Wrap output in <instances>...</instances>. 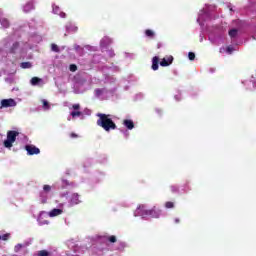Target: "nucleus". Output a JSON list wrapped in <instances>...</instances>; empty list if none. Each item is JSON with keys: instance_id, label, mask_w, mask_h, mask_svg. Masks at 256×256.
<instances>
[{"instance_id": "16", "label": "nucleus", "mask_w": 256, "mask_h": 256, "mask_svg": "<svg viewBox=\"0 0 256 256\" xmlns=\"http://www.w3.org/2000/svg\"><path fill=\"white\" fill-rule=\"evenodd\" d=\"M20 67L22 69H31L32 65H31V62H22Z\"/></svg>"}, {"instance_id": "39", "label": "nucleus", "mask_w": 256, "mask_h": 256, "mask_svg": "<svg viewBox=\"0 0 256 256\" xmlns=\"http://www.w3.org/2000/svg\"><path fill=\"white\" fill-rule=\"evenodd\" d=\"M45 223H46V225H48V224H49V222H48V221H45Z\"/></svg>"}, {"instance_id": "33", "label": "nucleus", "mask_w": 256, "mask_h": 256, "mask_svg": "<svg viewBox=\"0 0 256 256\" xmlns=\"http://www.w3.org/2000/svg\"><path fill=\"white\" fill-rule=\"evenodd\" d=\"M59 15L62 19H65V17H67V14L65 12H60Z\"/></svg>"}, {"instance_id": "9", "label": "nucleus", "mask_w": 256, "mask_h": 256, "mask_svg": "<svg viewBox=\"0 0 256 256\" xmlns=\"http://www.w3.org/2000/svg\"><path fill=\"white\" fill-rule=\"evenodd\" d=\"M63 214V209L54 208L49 212V217H58Z\"/></svg>"}, {"instance_id": "29", "label": "nucleus", "mask_w": 256, "mask_h": 256, "mask_svg": "<svg viewBox=\"0 0 256 256\" xmlns=\"http://www.w3.org/2000/svg\"><path fill=\"white\" fill-rule=\"evenodd\" d=\"M72 109H74L75 111H79V109H81V105H79V104H74V105L72 106Z\"/></svg>"}, {"instance_id": "6", "label": "nucleus", "mask_w": 256, "mask_h": 256, "mask_svg": "<svg viewBox=\"0 0 256 256\" xmlns=\"http://www.w3.org/2000/svg\"><path fill=\"white\" fill-rule=\"evenodd\" d=\"M81 203V196L78 193H73L70 197V205H79Z\"/></svg>"}, {"instance_id": "3", "label": "nucleus", "mask_w": 256, "mask_h": 256, "mask_svg": "<svg viewBox=\"0 0 256 256\" xmlns=\"http://www.w3.org/2000/svg\"><path fill=\"white\" fill-rule=\"evenodd\" d=\"M18 135L19 132L15 130H9L7 132V139L4 141V147H6V149H11V147H13L14 142L17 141Z\"/></svg>"}, {"instance_id": "23", "label": "nucleus", "mask_w": 256, "mask_h": 256, "mask_svg": "<svg viewBox=\"0 0 256 256\" xmlns=\"http://www.w3.org/2000/svg\"><path fill=\"white\" fill-rule=\"evenodd\" d=\"M71 117H81V111H72Z\"/></svg>"}, {"instance_id": "1", "label": "nucleus", "mask_w": 256, "mask_h": 256, "mask_svg": "<svg viewBox=\"0 0 256 256\" xmlns=\"http://www.w3.org/2000/svg\"><path fill=\"white\" fill-rule=\"evenodd\" d=\"M97 117L99 119L97 120V125L98 127H102L104 131H111L117 129V124L111 119V115L109 114H103V113H98Z\"/></svg>"}, {"instance_id": "20", "label": "nucleus", "mask_w": 256, "mask_h": 256, "mask_svg": "<svg viewBox=\"0 0 256 256\" xmlns=\"http://www.w3.org/2000/svg\"><path fill=\"white\" fill-rule=\"evenodd\" d=\"M44 193H51V186L50 185H44L43 186Z\"/></svg>"}, {"instance_id": "32", "label": "nucleus", "mask_w": 256, "mask_h": 256, "mask_svg": "<svg viewBox=\"0 0 256 256\" xmlns=\"http://www.w3.org/2000/svg\"><path fill=\"white\" fill-rule=\"evenodd\" d=\"M226 51H227V53H233V47L228 46Z\"/></svg>"}, {"instance_id": "37", "label": "nucleus", "mask_w": 256, "mask_h": 256, "mask_svg": "<svg viewBox=\"0 0 256 256\" xmlns=\"http://www.w3.org/2000/svg\"><path fill=\"white\" fill-rule=\"evenodd\" d=\"M76 51H79L81 49V46H75Z\"/></svg>"}, {"instance_id": "21", "label": "nucleus", "mask_w": 256, "mask_h": 256, "mask_svg": "<svg viewBox=\"0 0 256 256\" xmlns=\"http://www.w3.org/2000/svg\"><path fill=\"white\" fill-rule=\"evenodd\" d=\"M51 49L52 51H54V53H59V46H57V44H52L51 45Z\"/></svg>"}, {"instance_id": "17", "label": "nucleus", "mask_w": 256, "mask_h": 256, "mask_svg": "<svg viewBox=\"0 0 256 256\" xmlns=\"http://www.w3.org/2000/svg\"><path fill=\"white\" fill-rule=\"evenodd\" d=\"M166 209H174L175 208V202L168 201L165 203Z\"/></svg>"}, {"instance_id": "38", "label": "nucleus", "mask_w": 256, "mask_h": 256, "mask_svg": "<svg viewBox=\"0 0 256 256\" xmlns=\"http://www.w3.org/2000/svg\"><path fill=\"white\" fill-rule=\"evenodd\" d=\"M40 197H43V192H40Z\"/></svg>"}, {"instance_id": "22", "label": "nucleus", "mask_w": 256, "mask_h": 256, "mask_svg": "<svg viewBox=\"0 0 256 256\" xmlns=\"http://www.w3.org/2000/svg\"><path fill=\"white\" fill-rule=\"evenodd\" d=\"M38 256H49V252L47 250H40Z\"/></svg>"}, {"instance_id": "14", "label": "nucleus", "mask_w": 256, "mask_h": 256, "mask_svg": "<svg viewBox=\"0 0 256 256\" xmlns=\"http://www.w3.org/2000/svg\"><path fill=\"white\" fill-rule=\"evenodd\" d=\"M67 31H69L70 33H77V31H79V28L77 26H66Z\"/></svg>"}, {"instance_id": "15", "label": "nucleus", "mask_w": 256, "mask_h": 256, "mask_svg": "<svg viewBox=\"0 0 256 256\" xmlns=\"http://www.w3.org/2000/svg\"><path fill=\"white\" fill-rule=\"evenodd\" d=\"M41 78L39 77H33L31 80H30V83L31 85L35 86V85H39L41 83Z\"/></svg>"}, {"instance_id": "24", "label": "nucleus", "mask_w": 256, "mask_h": 256, "mask_svg": "<svg viewBox=\"0 0 256 256\" xmlns=\"http://www.w3.org/2000/svg\"><path fill=\"white\" fill-rule=\"evenodd\" d=\"M108 241L110 242V243H117V237L116 236H109L108 237Z\"/></svg>"}, {"instance_id": "8", "label": "nucleus", "mask_w": 256, "mask_h": 256, "mask_svg": "<svg viewBox=\"0 0 256 256\" xmlns=\"http://www.w3.org/2000/svg\"><path fill=\"white\" fill-rule=\"evenodd\" d=\"M35 9V4L33 1H29L24 5V12L29 13V11H33Z\"/></svg>"}, {"instance_id": "18", "label": "nucleus", "mask_w": 256, "mask_h": 256, "mask_svg": "<svg viewBox=\"0 0 256 256\" xmlns=\"http://www.w3.org/2000/svg\"><path fill=\"white\" fill-rule=\"evenodd\" d=\"M145 35H146V37H151V38H153V37H155V32H153V30L147 29V30L145 31Z\"/></svg>"}, {"instance_id": "5", "label": "nucleus", "mask_w": 256, "mask_h": 256, "mask_svg": "<svg viewBox=\"0 0 256 256\" xmlns=\"http://www.w3.org/2000/svg\"><path fill=\"white\" fill-rule=\"evenodd\" d=\"M25 150L28 155H39L41 153V150L34 145H26Z\"/></svg>"}, {"instance_id": "11", "label": "nucleus", "mask_w": 256, "mask_h": 256, "mask_svg": "<svg viewBox=\"0 0 256 256\" xmlns=\"http://www.w3.org/2000/svg\"><path fill=\"white\" fill-rule=\"evenodd\" d=\"M152 69L153 71H157L159 69V58L157 56L152 58Z\"/></svg>"}, {"instance_id": "10", "label": "nucleus", "mask_w": 256, "mask_h": 256, "mask_svg": "<svg viewBox=\"0 0 256 256\" xmlns=\"http://www.w3.org/2000/svg\"><path fill=\"white\" fill-rule=\"evenodd\" d=\"M123 125L127 127L130 131L132 129H135V123L133 122V120L125 119L123 120Z\"/></svg>"}, {"instance_id": "26", "label": "nucleus", "mask_w": 256, "mask_h": 256, "mask_svg": "<svg viewBox=\"0 0 256 256\" xmlns=\"http://www.w3.org/2000/svg\"><path fill=\"white\" fill-rule=\"evenodd\" d=\"M69 69H70V71H72V73H75V71H77V65L71 64Z\"/></svg>"}, {"instance_id": "12", "label": "nucleus", "mask_w": 256, "mask_h": 256, "mask_svg": "<svg viewBox=\"0 0 256 256\" xmlns=\"http://www.w3.org/2000/svg\"><path fill=\"white\" fill-rule=\"evenodd\" d=\"M238 34H239V30H237L235 28L229 30V32H228V35H229V37H231V39H235V37H237Z\"/></svg>"}, {"instance_id": "2", "label": "nucleus", "mask_w": 256, "mask_h": 256, "mask_svg": "<svg viewBox=\"0 0 256 256\" xmlns=\"http://www.w3.org/2000/svg\"><path fill=\"white\" fill-rule=\"evenodd\" d=\"M138 213H141L143 216L153 217V219H159L161 217V210L157 207L147 210L145 205H142L138 207Z\"/></svg>"}, {"instance_id": "13", "label": "nucleus", "mask_w": 256, "mask_h": 256, "mask_svg": "<svg viewBox=\"0 0 256 256\" xmlns=\"http://www.w3.org/2000/svg\"><path fill=\"white\" fill-rule=\"evenodd\" d=\"M0 23H1L2 27H4L5 29L9 28L10 23H9L8 19L2 18V19H0Z\"/></svg>"}, {"instance_id": "7", "label": "nucleus", "mask_w": 256, "mask_h": 256, "mask_svg": "<svg viewBox=\"0 0 256 256\" xmlns=\"http://www.w3.org/2000/svg\"><path fill=\"white\" fill-rule=\"evenodd\" d=\"M172 63H173V56H167L161 60L160 65L161 67H169V65H171Z\"/></svg>"}, {"instance_id": "36", "label": "nucleus", "mask_w": 256, "mask_h": 256, "mask_svg": "<svg viewBox=\"0 0 256 256\" xmlns=\"http://www.w3.org/2000/svg\"><path fill=\"white\" fill-rule=\"evenodd\" d=\"M22 245L18 244L17 246H15V250L17 251L18 249H21Z\"/></svg>"}, {"instance_id": "25", "label": "nucleus", "mask_w": 256, "mask_h": 256, "mask_svg": "<svg viewBox=\"0 0 256 256\" xmlns=\"http://www.w3.org/2000/svg\"><path fill=\"white\" fill-rule=\"evenodd\" d=\"M188 59H189L190 61H195V54H194L193 52H189V53H188Z\"/></svg>"}, {"instance_id": "34", "label": "nucleus", "mask_w": 256, "mask_h": 256, "mask_svg": "<svg viewBox=\"0 0 256 256\" xmlns=\"http://www.w3.org/2000/svg\"><path fill=\"white\" fill-rule=\"evenodd\" d=\"M17 47H19V43H18V42H16V43L13 44L12 49H17Z\"/></svg>"}, {"instance_id": "19", "label": "nucleus", "mask_w": 256, "mask_h": 256, "mask_svg": "<svg viewBox=\"0 0 256 256\" xmlns=\"http://www.w3.org/2000/svg\"><path fill=\"white\" fill-rule=\"evenodd\" d=\"M43 103V109H51V106L49 105V102L47 100H42Z\"/></svg>"}, {"instance_id": "35", "label": "nucleus", "mask_w": 256, "mask_h": 256, "mask_svg": "<svg viewBox=\"0 0 256 256\" xmlns=\"http://www.w3.org/2000/svg\"><path fill=\"white\" fill-rule=\"evenodd\" d=\"M174 222H175L176 224H179V223H181V219L175 218V219H174Z\"/></svg>"}, {"instance_id": "31", "label": "nucleus", "mask_w": 256, "mask_h": 256, "mask_svg": "<svg viewBox=\"0 0 256 256\" xmlns=\"http://www.w3.org/2000/svg\"><path fill=\"white\" fill-rule=\"evenodd\" d=\"M70 137H71V139H77V137H79V135H77V134H75L74 132H72V133L70 134Z\"/></svg>"}, {"instance_id": "28", "label": "nucleus", "mask_w": 256, "mask_h": 256, "mask_svg": "<svg viewBox=\"0 0 256 256\" xmlns=\"http://www.w3.org/2000/svg\"><path fill=\"white\" fill-rule=\"evenodd\" d=\"M170 189H171L172 193L179 192V187H177V186H171Z\"/></svg>"}, {"instance_id": "40", "label": "nucleus", "mask_w": 256, "mask_h": 256, "mask_svg": "<svg viewBox=\"0 0 256 256\" xmlns=\"http://www.w3.org/2000/svg\"><path fill=\"white\" fill-rule=\"evenodd\" d=\"M53 11H57V9L53 8Z\"/></svg>"}, {"instance_id": "27", "label": "nucleus", "mask_w": 256, "mask_h": 256, "mask_svg": "<svg viewBox=\"0 0 256 256\" xmlns=\"http://www.w3.org/2000/svg\"><path fill=\"white\" fill-rule=\"evenodd\" d=\"M95 93H96L97 97H99V96L103 95V89L98 88L95 90Z\"/></svg>"}, {"instance_id": "4", "label": "nucleus", "mask_w": 256, "mask_h": 256, "mask_svg": "<svg viewBox=\"0 0 256 256\" xmlns=\"http://www.w3.org/2000/svg\"><path fill=\"white\" fill-rule=\"evenodd\" d=\"M9 107H17V102L13 98L1 100L0 109H7Z\"/></svg>"}, {"instance_id": "41", "label": "nucleus", "mask_w": 256, "mask_h": 256, "mask_svg": "<svg viewBox=\"0 0 256 256\" xmlns=\"http://www.w3.org/2000/svg\"><path fill=\"white\" fill-rule=\"evenodd\" d=\"M2 239V236L0 235V240Z\"/></svg>"}, {"instance_id": "30", "label": "nucleus", "mask_w": 256, "mask_h": 256, "mask_svg": "<svg viewBox=\"0 0 256 256\" xmlns=\"http://www.w3.org/2000/svg\"><path fill=\"white\" fill-rule=\"evenodd\" d=\"M9 240V234L2 235V241H8Z\"/></svg>"}]
</instances>
